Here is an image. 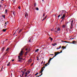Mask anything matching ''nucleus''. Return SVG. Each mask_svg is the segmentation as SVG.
Listing matches in <instances>:
<instances>
[{
  "mask_svg": "<svg viewBox=\"0 0 77 77\" xmlns=\"http://www.w3.org/2000/svg\"><path fill=\"white\" fill-rule=\"evenodd\" d=\"M65 13H64L62 17L60 18L61 19H63V20L64 19V18H65Z\"/></svg>",
  "mask_w": 77,
  "mask_h": 77,
  "instance_id": "obj_1",
  "label": "nucleus"
},
{
  "mask_svg": "<svg viewBox=\"0 0 77 77\" xmlns=\"http://www.w3.org/2000/svg\"><path fill=\"white\" fill-rule=\"evenodd\" d=\"M23 50H21V51L20 52L19 55H22L23 56Z\"/></svg>",
  "mask_w": 77,
  "mask_h": 77,
  "instance_id": "obj_2",
  "label": "nucleus"
},
{
  "mask_svg": "<svg viewBox=\"0 0 77 77\" xmlns=\"http://www.w3.org/2000/svg\"><path fill=\"white\" fill-rule=\"evenodd\" d=\"M5 47H4L2 49L1 51H2V53L3 52V51H4V50H5Z\"/></svg>",
  "mask_w": 77,
  "mask_h": 77,
  "instance_id": "obj_3",
  "label": "nucleus"
},
{
  "mask_svg": "<svg viewBox=\"0 0 77 77\" xmlns=\"http://www.w3.org/2000/svg\"><path fill=\"white\" fill-rule=\"evenodd\" d=\"M25 16L26 18H27V17H28V14L27 13H25Z\"/></svg>",
  "mask_w": 77,
  "mask_h": 77,
  "instance_id": "obj_4",
  "label": "nucleus"
},
{
  "mask_svg": "<svg viewBox=\"0 0 77 77\" xmlns=\"http://www.w3.org/2000/svg\"><path fill=\"white\" fill-rule=\"evenodd\" d=\"M26 48H27V47H26V46H24L23 48V49H22V50H24V49H26Z\"/></svg>",
  "mask_w": 77,
  "mask_h": 77,
  "instance_id": "obj_5",
  "label": "nucleus"
},
{
  "mask_svg": "<svg viewBox=\"0 0 77 77\" xmlns=\"http://www.w3.org/2000/svg\"><path fill=\"white\" fill-rule=\"evenodd\" d=\"M48 65H49V63H46V64H45V67L47 66Z\"/></svg>",
  "mask_w": 77,
  "mask_h": 77,
  "instance_id": "obj_6",
  "label": "nucleus"
},
{
  "mask_svg": "<svg viewBox=\"0 0 77 77\" xmlns=\"http://www.w3.org/2000/svg\"><path fill=\"white\" fill-rule=\"evenodd\" d=\"M45 66H44L43 68H42V70L43 71L44 70V69L45 68Z\"/></svg>",
  "mask_w": 77,
  "mask_h": 77,
  "instance_id": "obj_7",
  "label": "nucleus"
},
{
  "mask_svg": "<svg viewBox=\"0 0 77 77\" xmlns=\"http://www.w3.org/2000/svg\"><path fill=\"white\" fill-rule=\"evenodd\" d=\"M59 54V53H58V52H55V56H56V54H57H57Z\"/></svg>",
  "mask_w": 77,
  "mask_h": 77,
  "instance_id": "obj_8",
  "label": "nucleus"
},
{
  "mask_svg": "<svg viewBox=\"0 0 77 77\" xmlns=\"http://www.w3.org/2000/svg\"><path fill=\"white\" fill-rule=\"evenodd\" d=\"M76 43V41H73L72 42V43L73 44H75Z\"/></svg>",
  "mask_w": 77,
  "mask_h": 77,
  "instance_id": "obj_9",
  "label": "nucleus"
},
{
  "mask_svg": "<svg viewBox=\"0 0 77 77\" xmlns=\"http://www.w3.org/2000/svg\"><path fill=\"white\" fill-rule=\"evenodd\" d=\"M65 48H66V47H65L63 46L62 47V49H63V50H64Z\"/></svg>",
  "mask_w": 77,
  "mask_h": 77,
  "instance_id": "obj_10",
  "label": "nucleus"
},
{
  "mask_svg": "<svg viewBox=\"0 0 77 77\" xmlns=\"http://www.w3.org/2000/svg\"><path fill=\"white\" fill-rule=\"evenodd\" d=\"M22 29H20L19 32L18 33H21V32H22Z\"/></svg>",
  "mask_w": 77,
  "mask_h": 77,
  "instance_id": "obj_11",
  "label": "nucleus"
},
{
  "mask_svg": "<svg viewBox=\"0 0 77 77\" xmlns=\"http://www.w3.org/2000/svg\"><path fill=\"white\" fill-rule=\"evenodd\" d=\"M63 51V50H61V51H60V52H58V54H60V53H62V51Z\"/></svg>",
  "mask_w": 77,
  "mask_h": 77,
  "instance_id": "obj_12",
  "label": "nucleus"
},
{
  "mask_svg": "<svg viewBox=\"0 0 77 77\" xmlns=\"http://www.w3.org/2000/svg\"><path fill=\"white\" fill-rule=\"evenodd\" d=\"M2 17H3V18H4V19H5V15H2Z\"/></svg>",
  "mask_w": 77,
  "mask_h": 77,
  "instance_id": "obj_13",
  "label": "nucleus"
},
{
  "mask_svg": "<svg viewBox=\"0 0 77 77\" xmlns=\"http://www.w3.org/2000/svg\"><path fill=\"white\" fill-rule=\"evenodd\" d=\"M60 30V28H58L57 29V31H59Z\"/></svg>",
  "mask_w": 77,
  "mask_h": 77,
  "instance_id": "obj_14",
  "label": "nucleus"
},
{
  "mask_svg": "<svg viewBox=\"0 0 77 77\" xmlns=\"http://www.w3.org/2000/svg\"><path fill=\"white\" fill-rule=\"evenodd\" d=\"M3 32H5L6 31V29H3Z\"/></svg>",
  "mask_w": 77,
  "mask_h": 77,
  "instance_id": "obj_15",
  "label": "nucleus"
},
{
  "mask_svg": "<svg viewBox=\"0 0 77 77\" xmlns=\"http://www.w3.org/2000/svg\"><path fill=\"white\" fill-rule=\"evenodd\" d=\"M38 51H39V49H37L35 51V52H38Z\"/></svg>",
  "mask_w": 77,
  "mask_h": 77,
  "instance_id": "obj_16",
  "label": "nucleus"
},
{
  "mask_svg": "<svg viewBox=\"0 0 77 77\" xmlns=\"http://www.w3.org/2000/svg\"><path fill=\"white\" fill-rule=\"evenodd\" d=\"M9 48H7L6 51H9Z\"/></svg>",
  "mask_w": 77,
  "mask_h": 77,
  "instance_id": "obj_17",
  "label": "nucleus"
},
{
  "mask_svg": "<svg viewBox=\"0 0 77 77\" xmlns=\"http://www.w3.org/2000/svg\"><path fill=\"white\" fill-rule=\"evenodd\" d=\"M49 38L50 39L51 41H53V38H51V37H50Z\"/></svg>",
  "mask_w": 77,
  "mask_h": 77,
  "instance_id": "obj_18",
  "label": "nucleus"
},
{
  "mask_svg": "<svg viewBox=\"0 0 77 77\" xmlns=\"http://www.w3.org/2000/svg\"><path fill=\"white\" fill-rule=\"evenodd\" d=\"M62 27L63 28H65V25H63Z\"/></svg>",
  "mask_w": 77,
  "mask_h": 77,
  "instance_id": "obj_19",
  "label": "nucleus"
},
{
  "mask_svg": "<svg viewBox=\"0 0 77 77\" xmlns=\"http://www.w3.org/2000/svg\"><path fill=\"white\" fill-rule=\"evenodd\" d=\"M28 52H29L28 51H26V52L25 55H27V53H28Z\"/></svg>",
  "mask_w": 77,
  "mask_h": 77,
  "instance_id": "obj_20",
  "label": "nucleus"
},
{
  "mask_svg": "<svg viewBox=\"0 0 77 77\" xmlns=\"http://www.w3.org/2000/svg\"><path fill=\"white\" fill-rule=\"evenodd\" d=\"M31 62H32V61L31 60H29V63H31Z\"/></svg>",
  "mask_w": 77,
  "mask_h": 77,
  "instance_id": "obj_21",
  "label": "nucleus"
},
{
  "mask_svg": "<svg viewBox=\"0 0 77 77\" xmlns=\"http://www.w3.org/2000/svg\"><path fill=\"white\" fill-rule=\"evenodd\" d=\"M36 10L37 11H38L39 10V8H36Z\"/></svg>",
  "mask_w": 77,
  "mask_h": 77,
  "instance_id": "obj_22",
  "label": "nucleus"
},
{
  "mask_svg": "<svg viewBox=\"0 0 77 77\" xmlns=\"http://www.w3.org/2000/svg\"><path fill=\"white\" fill-rule=\"evenodd\" d=\"M15 12H14L13 13V15H14V16H15Z\"/></svg>",
  "mask_w": 77,
  "mask_h": 77,
  "instance_id": "obj_23",
  "label": "nucleus"
},
{
  "mask_svg": "<svg viewBox=\"0 0 77 77\" xmlns=\"http://www.w3.org/2000/svg\"><path fill=\"white\" fill-rule=\"evenodd\" d=\"M22 74H25V72L23 71L22 72Z\"/></svg>",
  "mask_w": 77,
  "mask_h": 77,
  "instance_id": "obj_24",
  "label": "nucleus"
},
{
  "mask_svg": "<svg viewBox=\"0 0 77 77\" xmlns=\"http://www.w3.org/2000/svg\"><path fill=\"white\" fill-rule=\"evenodd\" d=\"M72 24H73V22H71V26H72Z\"/></svg>",
  "mask_w": 77,
  "mask_h": 77,
  "instance_id": "obj_25",
  "label": "nucleus"
},
{
  "mask_svg": "<svg viewBox=\"0 0 77 77\" xmlns=\"http://www.w3.org/2000/svg\"><path fill=\"white\" fill-rule=\"evenodd\" d=\"M36 6V4L35 3H34V7H35Z\"/></svg>",
  "mask_w": 77,
  "mask_h": 77,
  "instance_id": "obj_26",
  "label": "nucleus"
},
{
  "mask_svg": "<svg viewBox=\"0 0 77 77\" xmlns=\"http://www.w3.org/2000/svg\"><path fill=\"white\" fill-rule=\"evenodd\" d=\"M38 72H36V74H35V75H38Z\"/></svg>",
  "mask_w": 77,
  "mask_h": 77,
  "instance_id": "obj_27",
  "label": "nucleus"
},
{
  "mask_svg": "<svg viewBox=\"0 0 77 77\" xmlns=\"http://www.w3.org/2000/svg\"><path fill=\"white\" fill-rule=\"evenodd\" d=\"M23 71L25 72V71H26V69H23Z\"/></svg>",
  "mask_w": 77,
  "mask_h": 77,
  "instance_id": "obj_28",
  "label": "nucleus"
},
{
  "mask_svg": "<svg viewBox=\"0 0 77 77\" xmlns=\"http://www.w3.org/2000/svg\"><path fill=\"white\" fill-rule=\"evenodd\" d=\"M64 42H66V43H69V42H67L66 41H63Z\"/></svg>",
  "mask_w": 77,
  "mask_h": 77,
  "instance_id": "obj_29",
  "label": "nucleus"
},
{
  "mask_svg": "<svg viewBox=\"0 0 77 77\" xmlns=\"http://www.w3.org/2000/svg\"><path fill=\"white\" fill-rule=\"evenodd\" d=\"M60 16H61V15H59L58 16V17L59 18V17H60Z\"/></svg>",
  "mask_w": 77,
  "mask_h": 77,
  "instance_id": "obj_30",
  "label": "nucleus"
},
{
  "mask_svg": "<svg viewBox=\"0 0 77 77\" xmlns=\"http://www.w3.org/2000/svg\"><path fill=\"white\" fill-rule=\"evenodd\" d=\"M52 45H54V44H52ZM55 45H56V43H54V46H55Z\"/></svg>",
  "mask_w": 77,
  "mask_h": 77,
  "instance_id": "obj_31",
  "label": "nucleus"
},
{
  "mask_svg": "<svg viewBox=\"0 0 77 77\" xmlns=\"http://www.w3.org/2000/svg\"><path fill=\"white\" fill-rule=\"evenodd\" d=\"M42 75V74H41V75H39L38 76V77H40V76H41V75Z\"/></svg>",
  "mask_w": 77,
  "mask_h": 77,
  "instance_id": "obj_32",
  "label": "nucleus"
},
{
  "mask_svg": "<svg viewBox=\"0 0 77 77\" xmlns=\"http://www.w3.org/2000/svg\"><path fill=\"white\" fill-rule=\"evenodd\" d=\"M57 54H55V55L54 57H53V58H54V57H56V56H57Z\"/></svg>",
  "mask_w": 77,
  "mask_h": 77,
  "instance_id": "obj_33",
  "label": "nucleus"
},
{
  "mask_svg": "<svg viewBox=\"0 0 77 77\" xmlns=\"http://www.w3.org/2000/svg\"><path fill=\"white\" fill-rule=\"evenodd\" d=\"M3 66H2V67L1 68V71H2V69H3Z\"/></svg>",
  "mask_w": 77,
  "mask_h": 77,
  "instance_id": "obj_34",
  "label": "nucleus"
},
{
  "mask_svg": "<svg viewBox=\"0 0 77 77\" xmlns=\"http://www.w3.org/2000/svg\"><path fill=\"white\" fill-rule=\"evenodd\" d=\"M7 11H8V10H7V9H6L5 10V13H7V12H8Z\"/></svg>",
  "mask_w": 77,
  "mask_h": 77,
  "instance_id": "obj_35",
  "label": "nucleus"
},
{
  "mask_svg": "<svg viewBox=\"0 0 77 77\" xmlns=\"http://www.w3.org/2000/svg\"><path fill=\"white\" fill-rule=\"evenodd\" d=\"M27 50H28V49L27 48H26V49H25V51H27Z\"/></svg>",
  "mask_w": 77,
  "mask_h": 77,
  "instance_id": "obj_36",
  "label": "nucleus"
},
{
  "mask_svg": "<svg viewBox=\"0 0 77 77\" xmlns=\"http://www.w3.org/2000/svg\"><path fill=\"white\" fill-rule=\"evenodd\" d=\"M8 52H6V53H5V54H4V56H5L6 54H7V53H8Z\"/></svg>",
  "mask_w": 77,
  "mask_h": 77,
  "instance_id": "obj_37",
  "label": "nucleus"
},
{
  "mask_svg": "<svg viewBox=\"0 0 77 77\" xmlns=\"http://www.w3.org/2000/svg\"><path fill=\"white\" fill-rule=\"evenodd\" d=\"M22 56V55H20V56H18V57H21V56Z\"/></svg>",
  "mask_w": 77,
  "mask_h": 77,
  "instance_id": "obj_38",
  "label": "nucleus"
},
{
  "mask_svg": "<svg viewBox=\"0 0 77 77\" xmlns=\"http://www.w3.org/2000/svg\"><path fill=\"white\" fill-rule=\"evenodd\" d=\"M47 16H46V17H45L44 19L45 20V19H46V18H47Z\"/></svg>",
  "mask_w": 77,
  "mask_h": 77,
  "instance_id": "obj_39",
  "label": "nucleus"
},
{
  "mask_svg": "<svg viewBox=\"0 0 77 77\" xmlns=\"http://www.w3.org/2000/svg\"><path fill=\"white\" fill-rule=\"evenodd\" d=\"M43 72V70H42V72H40V73H41V74H42V72Z\"/></svg>",
  "mask_w": 77,
  "mask_h": 77,
  "instance_id": "obj_40",
  "label": "nucleus"
},
{
  "mask_svg": "<svg viewBox=\"0 0 77 77\" xmlns=\"http://www.w3.org/2000/svg\"><path fill=\"white\" fill-rule=\"evenodd\" d=\"M18 8L19 9H21V8L20 7V6L18 7Z\"/></svg>",
  "mask_w": 77,
  "mask_h": 77,
  "instance_id": "obj_41",
  "label": "nucleus"
},
{
  "mask_svg": "<svg viewBox=\"0 0 77 77\" xmlns=\"http://www.w3.org/2000/svg\"><path fill=\"white\" fill-rule=\"evenodd\" d=\"M43 62H44L43 61H42L41 63V65H42V63H43Z\"/></svg>",
  "mask_w": 77,
  "mask_h": 77,
  "instance_id": "obj_42",
  "label": "nucleus"
},
{
  "mask_svg": "<svg viewBox=\"0 0 77 77\" xmlns=\"http://www.w3.org/2000/svg\"><path fill=\"white\" fill-rule=\"evenodd\" d=\"M20 77H24V76H21V75H20Z\"/></svg>",
  "mask_w": 77,
  "mask_h": 77,
  "instance_id": "obj_43",
  "label": "nucleus"
},
{
  "mask_svg": "<svg viewBox=\"0 0 77 77\" xmlns=\"http://www.w3.org/2000/svg\"><path fill=\"white\" fill-rule=\"evenodd\" d=\"M64 13V12L63 11L62 13H61V14L63 15V14Z\"/></svg>",
  "mask_w": 77,
  "mask_h": 77,
  "instance_id": "obj_44",
  "label": "nucleus"
},
{
  "mask_svg": "<svg viewBox=\"0 0 77 77\" xmlns=\"http://www.w3.org/2000/svg\"><path fill=\"white\" fill-rule=\"evenodd\" d=\"M27 72H26V73H25V74H26V75H27Z\"/></svg>",
  "mask_w": 77,
  "mask_h": 77,
  "instance_id": "obj_45",
  "label": "nucleus"
},
{
  "mask_svg": "<svg viewBox=\"0 0 77 77\" xmlns=\"http://www.w3.org/2000/svg\"><path fill=\"white\" fill-rule=\"evenodd\" d=\"M33 65V63H32L31 65V66H32V65Z\"/></svg>",
  "mask_w": 77,
  "mask_h": 77,
  "instance_id": "obj_46",
  "label": "nucleus"
},
{
  "mask_svg": "<svg viewBox=\"0 0 77 77\" xmlns=\"http://www.w3.org/2000/svg\"><path fill=\"white\" fill-rule=\"evenodd\" d=\"M43 17H44V16H45V13H44L43 14Z\"/></svg>",
  "mask_w": 77,
  "mask_h": 77,
  "instance_id": "obj_47",
  "label": "nucleus"
},
{
  "mask_svg": "<svg viewBox=\"0 0 77 77\" xmlns=\"http://www.w3.org/2000/svg\"><path fill=\"white\" fill-rule=\"evenodd\" d=\"M60 48H61V46H60L59 47V49Z\"/></svg>",
  "mask_w": 77,
  "mask_h": 77,
  "instance_id": "obj_48",
  "label": "nucleus"
},
{
  "mask_svg": "<svg viewBox=\"0 0 77 77\" xmlns=\"http://www.w3.org/2000/svg\"><path fill=\"white\" fill-rule=\"evenodd\" d=\"M18 61H19V62H21V60H19Z\"/></svg>",
  "mask_w": 77,
  "mask_h": 77,
  "instance_id": "obj_49",
  "label": "nucleus"
},
{
  "mask_svg": "<svg viewBox=\"0 0 77 77\" xmlns=\"http://www.w3.org/2000/svg\"><path fill=\"white\" fill-rule=\"evenodd\" d=\"M19 59H21V58L20 57H18Z\"/></svg>",
  "mask_w": 77,
  "mask_h": 77,
  "instance_id": "obj_50",
  "label": "nucleus"
},
{
  "mask_svg": "<svg viewBox=\"0 0 77 77\" xmlns=\"http://www.w3.org/2000/svg\"><path fill=\"white\" fill-rule=\"evenodd\" d=\"M14 60H15L14 59L12 60V62H14Z\"/></svg>",
  "mask_w": 77,
  "mask_h": 77,
  "instance_id": "obj_51",
  "label": "nucleus"
},
{
  "mask_svg": "<svg viewBox=\"0 0 77 77\" xmlns=\"http://www.w3.org/2000/svg\"><path fill=\"white\" fill-rule=\"evenodd\" d=\"M45 19H44V18L42 20V21H44V20Z\"/></svg>",
  "mask_w": 77,
  "mask_h": 77,
  "instance_id": "obj_52",
  "label": "nucleus"
},
{
  "mask_svg": "<svg viewBox=\"0 0 77 77\" xmlns=\"http://www.w3.org/2000/svg\"><path fill=\"white\" fill-rule=\"evenodd\" d=\"M72 27L71 26V27H70L71 29H72Z\"/></svg>",
  "mask_w": 77,
  "mask_h": 77,
  "instance_id": "obj_53",
  "label": "nucleus"
},
{
  "mask_svg": "<svg viewBox=\"0 0 77 77\" xmlns=\"http://www.w3.org/2000/svg\"><path fill=\"white\" fill-rule=\"evenodd\" d=\"M15 33H16V31L15 32V33H14V34H13V35H15Z\"/></svg>",
  "mask_w": 77,
  "mask_h": 77,
  "instance_id": "obj_54",
  "label": "nucleus"
},
{
  "mask_svg": "<svg viewBox=\"0 0 77 77\" xmlns=\"http://www.w3.org/2000/svg\"><path fill=\"white\" fill-rule=\"evenodd\" d=\"M50 63V61H48V63Z\"/></svg>",
  "mask_w": 77,
  "mask_h": 77,
  "instance_id": "obj_55",
  "label": "nucleus"
},
{
  "mask_svg": "<svg viewBox=\"0 0 77 77\" xmlns=\"http://www.w3.org/2000/svg\"><path fill=\"white\" fill-rule=\"evenodd\" d=\"M9 64H7V66H9Z\"/></svg>",
  "mask_w": 77,
  "mask_h": 77,
  "instance_id": "obj_56",
  "label": "nucleus"
},
{
  "mask_svg": "<svg viewBox=\"0 0 77 77\" xmlns=\"http://www.w3.org/2000/svg\"><path fill=\"white\" fill-rule=\"evenodd\" d=\"M7 24V22H6L5 23V24Z\"/></svg>",
  "mask_w": 77,
  "mask_h": 77,
  "instance_id": "obj_57",
  "label": "nucleus"
},
{
  "mask_svg": "<svg viewBox=\"0 0 77 77\" xmlns=\"http://www.w3.org/2000/svg\"><path fill=\"white\" fill-rule=\"evenodd\" d=\"M63 19L61 21V22H62V21H63Z\"/></svg>",
  "mask_w": 77,
  "mask_h": 77,
  "instance_id": "obj_58",
  "label": "nucleus"
},
{
  "mask_svg": "<svg viewBox=\"0 0 77 77\" xmlns=\"http://www.w3.org/2000/svg\"><path fill=\"white\" fill-rule=\"evenodd\" d=\"M57 50H58V49H59V48H57Z\"/></svg>",
  "mask_w": 77,
  "mask_h": 77,
  "instance_id": "obj_59",
  "label": "nucleus"
},
{
  "mask_svg": "<svg viewBox=\"0 0 77 77\" xmlns=\"http://www.w3.org/2000/svg\"><path fill=\"white\" fill-rule=\"evenodd\" d=\"M52 59L51 58H50V60H51Z\"/></svg>",
  "mask_w": 77,
  "mask_h": 77,
  "instance_id": "obj_60",
  "label": "nucleus"
},
{
  "mask_svg": "<svg viewBox=\"0 0 77 77\" xmlns=\"http://www.w3.org/2000/svg\"><path fill=\"white\" fill-rule=\"evenodd\" d=\"M27 75H25V77H27Z\"/></svg>",
  "mask_w": 77,
  "mask_h": 77,
  "instance_id": "obj_61",
  "label": "nucleus"
},
{
  "mask_svg": "<svg viewBox=\"0 0 77 77\" xmlns=\"http://www.w3.org/2000/svg\"><path fill=\"white\" fill-rule=\"evenodd\" d=\"M11 63L10 62H9L8 63V64H10Z\"/></svg>",
  "mask_w": 77,
  "mask_h": 77,
  "instance_id": "obj_62",
  "label": "nucleus"
},
{
  "mask_svg": "<svg viewBox=\"0 0 77 77\" xmlns=\"http://www.w3.org/2000/svg\"><path fill=\"white\" fill-rule=\"evenodd\" d=\"M51 60L50 59H49V62H50Z\"/></svg>",
  "mask_w": 77,
  "mask_h": 77,
  "instance_id": "obj_63",
  "label": "nucleus"
},
{
  "mask_svg": "<svg viewBox=\"0 0 77 77\" xmlns=\"http://www.w3.org/2000/svg\"><path fill=\"white\" fill-rule=\"evenodd\" d=\"M23 75H24V74H22V76H23Z\"/></svg>",
  "mask_w": 77,
  "mask_h": 77,
  "instance_id": "obj_64",
  "label": "nucleus"
}]
</instances>
